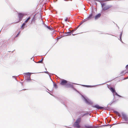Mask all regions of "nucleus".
I'll return each mask as SVG.
<instances>
[{
    "mask_svg": "<svg viewBox=\"0 0 128 128\" xmlns=\"http://www.w3.org/2000/svg\"><path fill=\"white\" fill-rule=\"evenodd\" d=\"M66 34H67L65 36H70L72 34V32H67L65 33Z\"/></svg>",
    "mask_w": 128,
    "mask_h": 128,
    "instance_id": "nucleus-19",
    "label": "nucleus"
},
{
    "mask_svg": "<svg viewBox=\"0 0 128 128\" xmlns=\"http://www.w3.org/2000/svg\"><path fill=\"white\" fill-rule=\"evenodd\" d=\"M101 4L102 10L104 11L112 7V6L107 4L105 3H102Z\"/></svg>",
    "mask_w": 128,
    "mask_h": 128,
    "instance_id": "nucleus-3",
    "label": "nucleus"
},
{
    "mask_svg": "<svg viewBox=\"0 0 128 128\" xmlns=\"http://www.w3.org/2000/svg\"><path fill=\"white\" fill-rule=\"evenodd\" d=\"M73 84H76L73 83H71L70 82L68 81L66 85L65 86V87L67 88H71L74 90L76 91V89L74 88Z\"/></svg>",
    "mask_w": 128,
    "mask_h": 128,
    "instance_id": "nucleus-4",
    "label": "nucleus"
},
{
    "mask_svg": "<svg viewBox=\"0 0 128 128\" xmlns=\"http://www.w3.org/2000/svg\"><path fill=\"white\" fill-rule=\"evenodd\" d=\"M85 128H92V126H90L88 124L85 125L84 126Z\"/></svg>",
    "mask_w": 128,
    "mask_h": 128,
    "instance_id": "nucleus-14",
    "label": "nucleus"
},
{
    "mask_svg": "<svg viewBox=\"0 0 128 128\" xmlns=\"http://www.w3.org/2000/svg\"><path fill=\"white\" fill-rule=\"evenodd\" d=\"M34 62H35V61H34Z\"/></svg>",
    "mask_w": 128,
    "mask_h": 128,
    "instance_id": "nucleus-56",
    "label": "nucleus"
},
{
    "mask_svg": "<svg viewBox=\"0 0 128 128\" xmlns=\"http://www.w3.org/2000/svg\"><path fill=\"white\" fill-rule=\"evenodd\" d=\"M55 97L57 99V100H58L60 102H61L62 104L64 105L66 107V105L65 104L64 102L62 101V100L60 98H58L56 97Z\"/></svg>",
    "mask_w": 128,
    "mask_h": 128,
    "instance_id": "nucleus-11",
    "label": "nucleus"
},
{
    "mask_svg": "<svg viewBox=\"0 0 128 128\" xmlns=\"http://www.w3.org/2000/svg\"><path fill=\"white\" fill-rule=\"evenodd\" d=\"M108 88L112 93H113L114 92H115L116 90L114 88L112 87L110 88L108 87Z\"/></svg>",
    "mask_w": 128,
    "mask_h": 128,
    "instance_id": "nucleus-12",
    "label": "nucleus"
},
{
    "mask_svg": "<svg viewBox=\"0 0 128 128\" xmlns=\"http://www.w3.org/2000/svg\"><path fill=\"white\" fill-rule=\"evenodd\" d=\"M110 124H104V125H103L102 126H100V127H102V126H110Z\"/></svg>",
    "mask_w": 128,
    "mask_h": 128,
    "instance_id": "nucleus-22",
    "label": "nucleus"
},
{
    "mask_svg": "<svg viewBox=\"0 0 128 128\" xmlns=\"http://www.w3.org/2000/svg\"><path fill=\"white\" fill-rule=\"evenodd\" d=\"M125 71V70H123L120 72V74L121 76L123 75V74L124 73Z\"/></svg>",
    "mask_w": 128,
    "mask_h": 128,
    "instance_id": "nucleus-25",
    "label": "nucleus"
},
{
    "mask_svg": "<svg viewBox=\"0 0 128 128\" xmlns=\"http://www.w3.org/2000/svg\"><path fill=\"white\" fill-rule=\"evenodd\" d=\"M47 90H48V91H50L48 89H47Z\"/></svg>",
    "mask_w": 128,
    "mask_h": 128,
    "instance_id": "nucleus-51",
    "label": "nucleus"
},
{
    "mask_svg": "<svg viewBox=\"0 0 128 128\" xmlns=\"http://www.w3.org/2000/svg\"><path fill=\"white\" fill-rule=\"evenodd\" d=\"M19 35V34H17V35H16V37H18V36Z\"/></svg>",
    "mask_w": 128,
    "mask_h": 128,
    "instance_id": "nucleus-44",
    "label": "nucleus"
},
{
    "mask_svg": "<svg viewBox=\"0 0 128 128\" xmlns=\"http://www.w3.org/2000/svg\"><path fill=\"white\" fill-rule=\"evenodd\" d=\"M66 100V98H64L63 99V100H64L65 102V100Z\"/></svg>",
    "mask_w": 128,
    "mask_h": 128,
    "instance_id": "nucleus-37",
    "label": "nucleus"
},
{
    "mask_svg": "<svg viewBox=\"0 0 128 128\" xmlns=\"http://www.w3.org/2000/svg\"><path fill=\"white\" fill-rule=\"evenodd\" d=\"M46 27H47V28H48L50 30V26H46Z\"/></svg>",
    "mask_w": 128,
    "mask_h": 128,
    "instance_id": "nucleus-33",
    "label": "nucleus"
},
{
    "mask_svg": "<svg viewBox=\"0 0 128 128\" xmlns=\"http://www.w3.org/2000/svg\"><path fill=\"white\" fill-rule=\"evenodd\" d=\"M75 35V34H72V35Z\"/></svg>",
    "mask_w": 128,
    "mask_h": 128,
    "instance_id": "nucleus-52",
    "label": "nucleus"
},
{
    "mask_svg": "<svg viewBox=\"0 0 128 128\" xmlns=\"http://www.w3.org/2000/svg\"><path fill=\"white\" fill-rule=\"evenodd\" d=\"M121 36H122V34H120V37H121Z\"/></svg>",
    "mask_w": 128,
    "mask_h": 128,
    "instance_id": "nucleus-49",
    "label": "nucleus"
},
{
    "mask_svg": "<svg viewBox=\"0 0 128 128\" xmlns=\"http://www.w3.org/2000/svg\"><path fill=\"white\" fill-rule=\"evenodd\" d=\"M44 58H42V59L41 60H42V61L43 60H44Z\"/></svg>",
    "mask_w": 128,
    "mask_h": 128,
    "instance_id": "nucleus-40",
    "label": "nucleus"
},
{
    "mask_svg": "<svg viewBox=\"0 0 128 128\" xmlns=\"http://www.w3.org/2000/svg\"><path fill=\"white\" fill-rule=\"evenodd\" d=\"M77 28H75V29H74V30H76L77 29Z\"/></svg>",
    "mask_w": 128,
    "mask_h": 128,
    "instance_id": "nucleus-48",
    "label": "nucleus"
},
{
    "mask_svg": "<svg viewBox=\"0 0 128 128\" xmlns=\"http://www.w3.org/2000/svg\"><path fill=\"white\" fill-rule=\"evenodd\" d=\"M68 82V81L64 79H62L61 80L60 84L62 85H64L65 86Z\"/></svg>",
    "mask_w": 128,
    "mask_h": 128,
    "instance_id": "nucleus-10",
    "label": "nucleus"
},
{
    "mask_svg": "<svg viewBox=\"0 0 128 128\" xmlns=\"http://www.w3.org/2000/svg\"><path fill=\"white\" fill-rule=\"evenodd\" d=\"M12 77L14 78L17 81V80H16V78L15 77V76H12Z\"/></svg>",
    "mask_w": 128,
    "mask_h": 128,
    "instance_id": "nucleus-30",
    "label": "nucleus"
},
{
    "mask_svg": "<svg viewBox=\"0 0 128 128\" xmlns=\"http://www.w3.org/2000/svg\"><path fill=\"white\" fill-rule=\"evenodd\" d=\"M85 102L88 104L92 105V104L93 102L90 100H89L88 98H86L84 96H82Z\"/></svg>",
    "mask_w": 128,
    "mask_h": 128,
    "instance_id": "nucleus-7",
    "label": "nucleus"
},
{
    "mask_svg": "<svg viewBox=\"0 0 128 128\" xmlns=\"http://www.w3.org/2000/svg\"><path fill=\"white\" fill-rule=\"evenodd\" d=\"M51 80L52 81L53 83L54 87L56 88H58V86L56 84L55 82H54L50 78Z\"/></svg>",
    "mask_w": 128,
    "mask_h": 128,
    "instance_id": "nucleus-13",
    "label": "nucleus"
},
{
    "mask_svg": "<svg viewBox=\"0 0 128 128\" xmlns=\"http://www.w3.org/2000/svg\"><path fill=\"white\" fill-rule=\"evenodd\" d=\"M126 69H128V64L126 66Z\"/></svg>",
    "mask_w": 128,
    "mask_h": 128,
    "instance_id": "nucleus-32",
    "label": "nucleus"
},
{
    "mask_svg": "<svg viewBox=\"0 0 128 128\" xmlns=\"http://www.w3.org/2000/svg\"><path fill=\"white\" fill-rule=\"evenodd\" d=\"M83 22H82L81 24H80L78 26H79Z\"/></svg>",
    "mask_w": 128,
    "mask_h": 128,
    "instance_id": "nucleus-39",
    "label": "nucleus"
},
{
    "mask_svg": "<svg viewBox=\"0 0 128 128\" xmlns=\"http://www.w3.org/2000/svg\"><path fill=\"white\" fill-rule=\"evenodd\" d=\"M110 128L111 127V126H112V125H110Z\"/></svg>",
    "mask_w": 128,
    "mask_h": 128,
    "instance_id": "nucleus-47",
    "label": "nucleus"
},
{
    "mask_svg": "<svg viewBox=\"0 0 128 128\" xmlns=\"http://www.w3.org/2000/svg\"><path fill=\"white\" fill-rule=\"evenodd\" d=\"M26 80L28 81H30L31 80L30 76H28L26 78Z\"/></svg>",
    "mask_w": 128,
    "mask_h": 128,
    "instance_id": "nucleus-18",
    "label": "nucleus"
},
{
    "mask_svg": "<svg viewBox=\"0 0 128 128\" xmlns=\"http://www.w3.org/2000/svg\"><path fill=\"white\" fill-rule=\"evenodd\" d=\"M20 34V32H19V33L18 34Z\"/></svg>",
    "mask_w": 128,
    "mask_h": 128,
    "instance_id": "nucleus-43",
    "label": "nucleus"
},
{
    "mask_svg": "<svg viewBox=\"0 0 128 128\" xmlns=\"http://www.w3.org/2000/svg\"><path fill=\"white\" fill-rule=\"evenodd\" d=\"M113 94L114 96L112 100L108 104L110 106H111L112 104L117 102L118 101V99L116 100V98H115L114 95H116L120 98H124V97L118 94L116 92V91L115 92H114L113 93Z\"/></svg>",
    "mask_w": 128,
    "mask_h": 128,
    "instance_id": "nucleus-1",
    "label": "nucleus"
},
{
    "mask_svg": "<svg viewBox=\"0 0 128 128\" xmlns=\"http://www.w3.org/2000/svg\"><path fill=\"white\" fill-rule=\"evenodd\" d=\"M121 114L122 116V118L126 122L128 121V118L127 117L126 115L123 112H122Z\"/></svg>",
    "mask_w": 128,
    "mask_h": 128,
    "instance_id": "nucleus-8",
    "label": "nucleus"
},
{
    "mask_svg": "<svg viewBox=\"0 0 128 128\" xmlns=\"http://www.w3.org/2000/svg\"><path fill=\"white\" fill-rule=\"evenodd\" d=\"M42 60H40L38 62H36L37 63H42Z\"/></svg>",
    "mask_w": 128,
    "mask_h": 128,
    "instance_id": "nucleus-26",
    "label": "nucleus"
},
{
    "mask_svg": "<svg viewBox=\"0 0 128 128\" xmlns=\"http://www.w3.org/2000/svg\"><path fill=\"white\" fill-rule=\"evenodd\" d=\"M100 126H92V128H99V127H100Z\"/></svg>",
    "mask_w": 128,
    "mask_h": 128,
    "instance_id": "nucleus-27",
    "label": "nucleus"
},
{
    "mask_svg": "<svg viewBox=\"0 0 128 128\" xmlns=\"http://www.w3.org/2000/svg\"><path fill=\"white\" fill-rule=\"evenodd\" d=\"M93 18V15L92 14H91L90 15H89V16H88V18L87 19L88 20H90L92 18Z\"/></svg>",
    "mask_w": 128,
    "mask_h": 128,
    "instance_id": "nucleus-16",
    "label": "nucleus"
},
{
    "mask_svg": "<svg viewBox=\"0 0 128 128\" xmlns=\"http://www.w3.org/2000/svg\"><path fill=\"white\" fill-rule=\"evenodd\" d=\"M101 84H99L98 85H85L83 84H80V85L87 88H92L93 87H95L96 86L98 85H101Z\"/></svg>",
    "mask_w": 128,
    "mask_h": 128,
    "instance_id": "nucleus-9",
    "label": "nucleus"
},
{
    "mask_svg": "<svg viewBox=\"0 0 128 128\" xmlns=\"http://www.w3.org/2000/svg\"><path fill=\"white\" fill-rule=\"evenodd\" d=\"M44 72L45 73H46V74H48L49 75V76H50V78H51L50 77V76L49 74L50 73L49 72H47V71H45Z\"/></svg>",
    "mask_w": 128,
    "mask_h": 128,
    "instance_id": "nucleus-23",
    "label": "nucleus"
},
{
    "mask_svg": "<svg viewBox=\"0 0 128 128\" xmlns=\"http://www.w3.org/2000/svg\"><path fill=\"white\" fill-rule=\"evenodd\" d=\"M89 114L90 115L89 113V112H87L86 113L84 114V115L85 116H87Z\"/></svg>",
    "mask_w": 128,
    "mask_h": 128,
    "instance_id": "nucleus-24",
    "label": "nucleus"
},
{
    "mask_svg": "<svg viewBox=\"0 0 128 128\" xmlns=\"http://www.w3.org/2000/svg\"><path fill=\"white\" fill-rule=\"evenodd\" d=\"M23 90H26V89H23Z\"/></svg>",
    "mask_w": 128,
    "mask_h": 128,
    "instance_id": "nucleus-53",
    "label": "nucleus"
},
{
    "mask_svg": "<svg viewBox=\"0 0 128 128\" xmlns=\"http://www.w3.org/2000/svg\"><path fill=\"white\" fill-rule=\"evenodd\" d=\"M116 124V123H114L113 124H112V126L113 125H115Z\"/></svg>",
    "mask_w": 128,
    "mask_h": 128,
    "instance_id": "nucleus-36",
    "label": "nucleus"
},
{
    "mask_svg": "<svg viewBox=\"0 0 128 128\" xmlns=\"http://www.w3.org/2000/svg\"><path fill=\"white\" fill-rule=\"evenodd\" d=\"M85 116L84 115V114H82V117H83V116Z\"/></svg>",
    "mask_w": 128,
    "mask_h": 128,
    "instance_id": "nucleus-38",
    "label": "nucleus"
},
{
    "mask_svg": "<svg viewBox=\"0 0 128 128\" xmlns=\"http://www.w3.org/2000/svg\"><path fill=\"white\" fill-rule=\"evenodd\" d=\"M126 73H128V71L127 72H126L125 73V74H126Z\"/></svg>",
    "mask_w": 128,
    "mask_h": 128,
    "instance_id": "nucleus-42",
    "label": "nucleus"
},
{
    "mask_svg": "<svg viewBox=\"0 0 128 128\" xmlns=\"http://www.w3.org/2000/svg\"><path fill=\"white\" fill-rule=\"evenodd\" d=\"M128 76L126 77V78H124L123 80H126V79H128Z\"/></svg>",
    "mask_w": 128,
    "mask_h": 128,
    "instance_id": "nucleus-31",
    "label": "nucleus"
},
{
    "mask_svg": "<svg viewBox=\"0 0 128 128\" xmlns=\"http://www.w3.org/2000/svg\"><path fill=\"white\" fill-rule=\"evenodd\" d=\"M26 24L25 22H24L22 26L21 27L22 29H23L24 28V26L26 25Z\"/></svg>",
    "mask_w": 128,
    "mask_h": 128,
    "instance_id": "nucleus-20",
    "label": "nucleus"
},
{
    "mask_svg": "<svg viewBox=\"0 0 128 128\" xmlns=\"http://www.w3.org/2000/svg\"><path fill=\"white\" fill-rule=\"evenodd\" d=\"M81 121V118L80 117H79L73 124V126L76 128H81L82 126L80 124V123Z\"/></svg>",
    "mask_w": 128,
    "mask_h": 128,
    "instance_id": "nucleus-2",
    "label": "nucleus"
},
{
    "mask_svg": "<svg viewBox=\"0 0 128 128\" xmlns=\"http://www.w3.org/2000/svg\"><path fill=\"white\" fill-rule=\"evenodd\" d=\"M74 30H73L72 31H71V32H72V33L74 31Z\"/></svg>",
    "mask_w": 128,
    "mask_h": 128,
    "instance_id": "nucleus-41",
    "label": "nucleus"
},
{
    "mask_svg": "<svg viewBox=\"0 0 128 128\" xmlns=\"http://www.w3.org/2000/svg\"><path fill=\"white\" fill-rule=\"evenodd\" d=\"M34 16H34V17H33V18L32 19V21H35L36 20H35V18L34 17Z\"/></svg>",
    "mask_w": 128,
    "mask_h": 128,
    "instance_id": "nucleus-29",
    "label": "nucleus"
},
{
    "mask_svg": "<svg viewBox=\"0 0 128 128\" xmlns=\"http://www.w3.org/2000/svg\"><path fill=\"white\" fill-rule=\"evenodd\" d=\"M18 14L19 19L16 20V23H18L21 21L22 20L23 17L24 16V14H23L19 13H18Z\"/></svg>",
    "mask_w": 128,
    "mask_h": 128,
    "instance_id": "nucleus-5",
    "label": "nucleus"
},
{
    "mask_svg": "<svg viewBox=\"0 0 128 128\" xmlns=\"http://www.w3.org/2000/svg\"><path fill=\"white\" fill-rule=\"evenodd\" d=\"M49 93V94H50V95H52V96H54L53 95H52V94L51 93Z\"/></svg>",
    "mask_w": 128,
    "mask_h": 128,
    "instance_id": "nucleus-46",
    "label": "nucleus"
},
{
    "mask_svg": "<svg viewBox=\"0 0 128 128\" xmlns=\"http://www.w3.org/2000/svg\"><path fill=\"white\" fill-rule=\"evenodd\" d=\"M34 62H35V61H34Z\"/></svg>",
    "mask_w": 128,
    "mask_h": 128,
    "instance_id": "nucleus-54",
    "label": "nucleus"
},
{
    "mask_svg": "<svg viewBox=\"0 0 128 128\" xmlns=\"http://www.w3.org/2000/svg\"><path fill=\"white\" fill-rule=\"evenodd\" d=\"M68 18H66V19H65V21H66V22L67 21V20H68Z\"/></svg>",
    "mask_w": 128,
    "mask_h": 128,
    "instance_id": "nucleus-35",
    "label": "nucleus"
},
{
    "mask_svg": "<svg viewBox=\"0 0 128 128\" xmlns=\"http://www.w3.org/2000/svg\"><path fill=\"white\" fill-rule=\"evenodd\" d=\"M30 17H29L24 22H25V23H27L28 22V20L30 19Z\"/></svg>",
    "mask_w": 128,
    "mask_h": 128,
    "instance_id": "nucleus-21",
    "label": "nucleus"
},
{
    "mask_svg": "<svg viewBox=\"0 0 128 128\" xmlns=\"http://www.w3.org/2000/svg\"><path fill=\"white\" fill-rule=\"evenodd\" d=\"M105 123H106V121H105Z\"/></svg>",
    "mask_w": 128,
    "mask_h": 128,
    "instance_id": "nucleus-57",
    "label": "nucleus"
},
{
    "mask_svg": "<svg viewBox=\"0 0 128 128\" xmlns=\"http://www.w3.org/2000/svg\"><path fill=\"white\" fill-rule=\"evenodd\" d=\"M101 16V14H98L96 15L95 17V19H97L99 18H100Z\"/></svg>",
    "mask_w": 128,
    "mask_h": 128,
    "instance_id": "nucleus-15",
    "label": "nucleus"
},
{
    "mask_svg": "<svg viewBox=\"0 0 128 128\" xmlns=\"http://www.w3.org/2000/svg\"><path fill=\"white\" fill-rule=\"evenodd\" d=\"M33 56H32V57L31 58H30V59L31 60H33L34 61V58H33Z\"/></svg>",
    "mask_w": 128,
    "mask_h": 128,
    "instance_id": "nucleus-34",
    "label": "nucleus"
},
{
    "mask_svg": "<svg viewBox=\"0 0 128 128\" xmlns=\"http://www.w3.org/2000/svg\"><path fill=\"white\" fill-rule=\"evenodd\" d=\"M45 70H47V69L46 68H45Z\"/></svg>",
    "mask_w": 128,
    "mask_h": 128,
    "instance_id": "nucleus-50",
    "label": "nucleus"
},
{
    "mask_svg": "<svg viewBox=\"0 0 128 128\" xmlns=\"http://www.w3.org/2000/svg\"><path fill=\"white\" fill-rule=\"evenodd\" d=\"M32 74V73L29 72L24 73V74L26 75L29 76H30L31 74Z\"/></svg>",
    "mask_w": 128,
    "mask_h": 128,
    "instance_id": "nucleus-17",
    "label": "nucleus"
},
{
    "mask_svg": "<svg viewBox=\"0 0 128 128\" xmlns=\"http://www.w3.org/2000/svg\"><path fill=\"white\" fill-rule=\"evenodd\" d=\"M126 123H128V122H126Z\"/></svg>",
    "mask_w": 128,
    "mask_h": 128,
    "instance_id": "nucleus-58",
    "label": "nucleus"
},
{
    "mask_svg": "<svg viewBox=\"0 0 128 128\" xmlns=\"http://www.w3.org/2000/svg\"><path fill=\"white\" fill-rule=\"evenodd\" d=\"M92 107L93 108H95L98 110L104 109L106 110L107 109V107L101 106L98 104H96L92 106Z\"/></svg>",
    "mask_w": 128,
    "mask_h": 128,
    "instance_id": "nucleus-6",
    "label": "nucleus"
},
{
    "mask_svg": "<svg viewBox=\"0 0 128 128\" xmlns=\"http://www.w3.org/2000/svg\"><path fill=\"white\" fill-rule=\"evenodd\" d=\"M113 112L116 113L117 114H118L119 113L116 110H114Z\"/></svg>",
    "mask_w": 128,
    "mask_h": 128,
    "instance_id": "nucleus-28",
    "label": "nucleus"
},
{
    "mask_svg": "<svg viewBox=\"0 0 128 128\" xmlns=\"http://www.w3.org/2000/svg\"><path fill=\"white\" fill-rule=\"evenodd\" d=\"M105 83H106V82H105V83H103V84H101V85H102V84H105Z\"/></svg>",
    "mask_w": 128,
    "mask_h": 128,
    "instance_id": "nucleus-45",
    "label": "nucleus"
},
{
    "mask_svg": "<svg viewBox=\"0 0 128 128\" xmlns=\"http://www.w3.org/2000/svg\"><path fill=\"white\" fill-rule=\"evenodd\" d=\"M34 62H35V61H34Z\"/></svg>",
    "mask_w": 128,
    "mask_h": 128,
    "instance_id": "nucleus-55",
    "label": "nucleus"
}]
</instances>
